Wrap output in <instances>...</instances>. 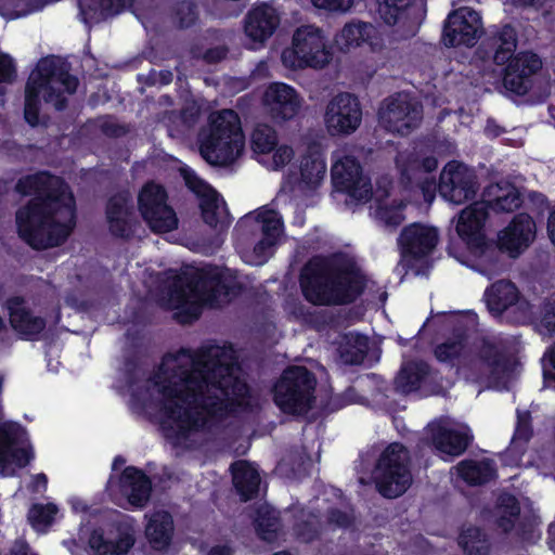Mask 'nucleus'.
I'll use <instances>...</instances> for the list:
<instances>
[{
	"label": "nucleus",
	"mask_w": 555,
	"mask_h": 555,
	"mask_svg": "<svg viewBox=\"0 0 555 555\" xmlns=\"http://www.w3.org/2000/svg\"><path fill=\"white\" fill-rule=\"evenodd\" d=\"M477 191L475 172L457 162H450L440 175L439 192L443 198L454 204L470 199Z\"/></svg>",
	"instance_id": "20"
},
{
	"label": "nucleus",
	"mask_w": 555,
	"mask_h": 555,
	"mask_svg": "<svg viewBox=\"0 0 555 555\" xmlns=\"http://www.w3.org/2000/svg\"><path fill=\"white\" fill-rule=\"evenodd\" d=\"M427 374V365L423 362H409L403 365L396 378V385L402 392H411L420 386Z\"/></svg>",
	"instance_id": "42"
},
{
	"label": "nucleus",
	"mask_w": 555,
	"mask_h": 555,
	"mask_svg": "<svg viewBox=\"0 0 555 555\" xmlns=\"http://www.w3.org/2000/svg\"><path fill=\"white\" fill-rule=\"evenodd\" d=\"M135 542L131 528L112 527L98 529L91 533L89 547L91 555H127Z\"/></svg>",
	"instance_id": "25"
},
{
	"label": "nucleus",
	"mask_w": 555,
	"mask_h": 555,
	"mask_svg": "<svg viewBox=\"0 0 555 555\" xmlns=\"http://www.w3.org/2000/svg\"><path fill=\"white\" fill-rule=\"evenodd\" d=\"M436 358L457 366V375L488 388L503 389L514 376V363L498 346L467 347L463 335L449 337L435 349Z\"/></svg>",
	"instance_id": "4"
},
{
	"label": "nucleus",
	"mask_w": 555,
	"mask_h": 555,
	"mask_svg": "<svg viewBox=\"0 0 555 555\" xmlns=\"http://www.w3.org/2000/svg\"><path fill=\"white\" fill-rule=\"evenodd\" d=\"M373 478L386 498H397L405 492L412 482L405 448L399 443L388 446L378 459Z\"/></svg>",
	"instance_id": "11"
},
{
	"label": "nucleus",
	"mask_w": 555,
	"mask_h": 555,
	"mask_svg": "<svg viewBox=\"0 0 555 555\" xmlns=\"http://www.w3.org/2000/svg\"><path fill=\"white\" fill-rule=\"evenodd\" d=\"M209 555H230V550L225 546H218L212 548Z\"/></svg>",
	"instance_id": "63"
},
{
	"label": "nucleus",
	"mask_w": 555,
	"mask_h": 555,
	"mask_svg": "<svg viewBox=\"0 0 555 555\" xmlns=\"http://www.w3.org/2000/svg\"><path fill=\"white\" fill-rule=\"evenodd\" d=\"M374 211L375 218L385 225L396 227L404 219L402 205L396 199L378 197Z\"/></svg>",
	"instance_id": "45"
},
{
	"label": "nucleus",
	"mask_w": 555,
	"mask_h": 555,
	"mask_svg": "<svg viewBox=\"0 0 555 555\" xmlns=\"http://www.w3.org/2000/svg\"><path fill=\"white\" fill-rule=\"evenodd\" d=\"M16 188L24 195H35L16 214L20 236L38 249L63 243L75 225V202L68 188L43 172L20 180Z\"/></svg>",
	"instance_id": "2"
},
{
	"label": "nucleus",
	"mask_w": 555,
	"mask_h": 555,
	"mask_svg": "<svg viewBox=\"0 0 555 555\" xmlns=\"http://www.w3.org/2000/svg\"><path fill=\"white\" fill-rule=\"evenodd\" d=\"M457 475L469 485H479L492 479L495 469L490 460L483 459L479 461H463L454 467Z\"/></svg>",
	"instance_id": "37"
},
{
	"label": "nucleus",
	"mask_w": 555,
	"mask_h": 555,
	"mask_svg": "<svg viewBox=\"0 0 555 555\" xmlns=\"http://www.w3.org/2000/svg\"><path fill=\"white\" fill-rule=\"evenodd\" d=\"M362 122V108L357 96L348 92L334 95L326 104L323 124L331 137L354 133Z\"/></svg>",
	"instance_id": "14"
},
{
	"label": "nucleus",
	"mask_w": 555,
	"mask_h": 555,
	"mask_svg": "<svg viewBox=\"0 0 555 555\" xmlns=\"http://www.w3.org/2000/svg\"><path fill=\"white\" fill-rule=\"evenodd\" d=\"M428 430L435 449L444 460L461 455L473 438L468 426L460 423L439 421L429 425Z\"/></svg>",
	"instance_id": "22"
},
{
	"label": "nucleus",
	"mask_w": 555,
	"mask_h": 555,
	"mask_svg": "<svg viewBox=\"0 0 555 555\" xmlns=\"http://www.w3.org/2000/svg\"><path fill=\"white\" fill-rule=\"evenodd\" d=\"M233 482L244 500L250 499L258 490L260 483L259 474L251 464L236 462L232 466Z\"/></svg>",
	"instance_id": "36"
},
{
	"label": "nucleus",
	"mask_w": 555,
	"mask_h": 555,
	"mask_svg": "<svg viewBox=\"0 0 555 555\" xmlns=\"http://www.w3.org/2000/svg\"><path fill=\"white\" fill-rule=\"evenodd\" d=\"M130 0H79L80 14L85 23L118 13Z\"/></svg>",
	"instance_id": "39"
},
{
	"label": "nucleus",
	"mask_w": 555,
	"mask_h": 555,
	"mask_svg": "<svg viewBox=\"0 0 555 555\" xmlns=\"http://www.w3.org/2000/svg\"><path fill=\"white\" fill-rule=\"evenodd\" d=\"M261 103L276 124L294 119L301 111L304 98L292 86L272 82L263 91Z\"/></svg>",
	"instance_id": "19"
},
{
	"label": "nucleus",
	"mask_w": 555,
	"mask_h": 555,
	"mask_svg": "<svg viewBox=\"0 0 555 555\" xmlns=\"http://www.w3.org/2000/svg\"><path fill=\"white\" fill-rule=\"evenodd\" d=\"M172 535L173 521L167 512L158 511L146 516L145 538L152 548L166 550L171 543Z\"/></svg>",
	"instance_id": "33"
},
{
	"label": "nucleus",
	"mask_w": 555,
	"mask_h": 555,
	"mask_svg": "<svg viewBox=\"0 0 555 555\" xmlns=\"http://www.w3.org/2000/svg\"><path fill=\"white\" fill-rule=\"evenodd\" d=\"M7 555H37L26 542L22 540H17L10 547L9 553Z\"/></svg>",
	"instance_id": "57"
},
{
	"label": "nucleus",
	"mask_w": 555,
	"mask_h": 555,
	"mask_svg": "<svg viewBox=\"0 0 555 555\" xmlns=\"http://www.w3.org/2000/svg\"><path fill=\"white\" fill-rule=\"evenodd\" d=\"M295 158L294 147L287 143L276 144L273 150L261 159L260 165L271 171L284 169Z\"/></svg>",
	"instance_id": "46"
},
{
	"label": "nucleus",
	"mask_w": 555,
	"mask_h": 555,
	"mask_svg": "<svg viewBox=\"0 0 555 555\" xmlns=\"http://www.w3.org/2000/svg\"><path fill=\"white\" fill-rule=\"evenodd\" d=\"M107 489L114 498L120 493L132 506H143L151 494V481L139 469L127 467L118 482L109 479Z\"/></svg>",
	"instance_id": "26"
},
{
	"label": "nucleus",
	"mask_w": 555,
	"mask_h": 555,
	"mask_svg": "<svg viewBox=\"0 0 555 555\" xmlns=\"http://www.w3.org/2000/svg\"><path fill=\"white\" fill-rule=\"evenodd\" d=\"M186 185L201 198V208L205 222L209 225L221 227L229 223L228 211L218 193L188 166L180 168Z\"/></svg>",
	"instance_id": "23"
},
{
	"label": "nucleus",
	"mask_w": 555,
	"mask_h": 555,
	"mask_svg": "<svg viewBox=\"0 0 555 555\" xmlns=\"http://www.w3.org/2000/svg\"><path fill=\"white\" fill-rule=\"evenodd\" d=\"M519 294L515 285L507 281L492 284L485 293V300L492 314H501L517 304Z\"/></svg>",
	"instance_id": "35"
},
{
	"label": "nucleus",
	"mask_w": 555,
	"mask_h": 555,
	"mask_svg": "<svg viewBox=\"0 0 555 555\" xmlns=\"http://www.w3.org/2000/svg\"><path fill=\"white\" fill-rule=\"evenodd\" d=\"M487 217L488 210L478 201L461 210L455 222L459 237L465 243L472 255L479 259V266L494 262L495 249L486 236Z\"/></svg>",
	"instance_id": "12"
},
{
	"label": "nucleus",
	"mask_w": 555,
	"mask_h": 555,
	"mask_svg": "<svg viewBox=\"0 0 555 555\" xmlns=\"http://www.w3.org/2000/svg\"><path fill=\"white\" fill-rule=\"evenodd\" d=\"M78 81L53 59H43L31 72L26 87L25 119L31 126L39 124V103L43 99L55 108L63 107L65 94H72Z\"/></svg>",
	"instance_id": "7"
},
{
	"label": "nucleus",
	"mask_w": 555,
	"mask_h": 555,
	"mask_svg": "<svg viewBox=\"0 0 555 555\" xmlns=\"http://www.w3.org/2000/svg\"><path fill=\"white\" fill-rule=\"evenodd\" d=\"M544 378L550 387L555 388V345L544 358Z\"/></svg>",
	"instance_id": "53"
},
{
	"label": "nucleus",
	"mask_w": 555,
	"mask_h": 555,
	"mask_svg": "<svg viewBox=\"0 0 555 555\" xmlns=\"http://www.w3.org/2000/svg\"><path fill=\"white\" fill-rule=\"evenodd\" d=\"M326 172L324 155L317 149L309 150L300 157L295 191L304 195L317 191L322 185Z\"/></svg>",
	"instance_id": "28"
},
{
	"label": "nucleus",
	"mask_w": 555,
	"mask_h": 555,
	"mask_svg": "<svg viewBox=\"0 0 555 555\" xmlns=\"http://www.w3.org/2000/svg\"><path fill=\"white\" fill-rule=\"evenodd\" d=\"M537 227L533 219L520 214L514 217L509 224L504 228L498 235V244L501 249L516 257L535 238Z\"/></svg>",
	"instance_id": "24"
},
{
	"label": "nucleus",
	"mask_w": 555,
	"mask_h": 555,
	"mask_svg": "<svg viewBox=\"0 0 555 555\" xmlns=\"http://www.w3.org/2000/svg\"><path fill=\"white\" fill-rule=\"evenodd\" d=\"M8 310L12 327L21 335L30 337L43 330V320L33 315L23 299L18 297L11 298L8 301Z\"/></svg>",
	"instance_id": "34"
},
{
	"label": "nucleus",
	"mask_w": 555,
	"mask_h": 555,
	"mask_svg": "<svg viewBox=\"0 0 555 555\" xmlns=\"http://www.w3.org/2000/svg\"><path fill=\"white\" fill-rule=\"evenodd\" d=\"M240 229L255 234L253 246H241L244 262L261 266L273 255L284 234V223L279 211L270 206H262L246 215L240 222Z\"/></svg>",
	"instance_id": "8"
},
{
	"label": "nucleus",
	"mask_w": 555,
	"mask_h": 555,
	"mask_svg": "<svg viewBox=\"0 0 555 555\" xmlns=\"http://www.w3.org/2000/svg\"><path fill=\"white\" fill-rule=\"evenodd\" d=\"M379 17L388 25L408 29L410 34L415 31L416 0H376Z\"/></svg>",
	"instance_id": "31"
},
{
	"label": "nucleus",
	"mask_w": 555,
	"mask_h": 555,
	"mask_svg": "<svg viewBox=\"0 0 555 555\" xmlns=\"http://www.w3.org/2000/svg\"><path fill=\"white\" fill-rule=\"evenodd\" d=\"M249 405L235 351L227 345L166 356L131 399L135 412L157 416L166 439L183 449L202 442L223 418Z\"/></svg>",
	"instance_id": "1"
},
{
	"label": "nucleus",
	"mask_w": 555,
	"mask_h": 555,
	"mask_svg": "<svg viewBox=\"0 0 555 555\" xmlns=\"http://www.w3.org/2000/svg\"><path fill=\"white\" fill-rule=\"evenodd\" d=\"M166 199L165 190L153 182L145 184L139 194L141 215L154 232H169L178 225L176 214Z\"/></svg>",
	"instance_id": "17"
},
{
	"label": "nucleus",
	"mask_w": 555,
	"mask_h": 555,
	"mask_svg": "<svg viewBox=\"0 0 555 555\" xmlns=\"http://www.w3.org/2000/svg\"><path fill=\"white\" fill-rule=\"evenodd\" d=\"M182 9H183L184 11H186V12H188V14L191 16L188 21H183V20L181 21V24H182L183 26H186V25H189V24L193 21V15H194V13H193V8H192V4H190V3H184V4L182 5Z\"/></svg>",
	"instance_id": "61"
},
{
	"label": "nucleus",
	"mask_w": 555,
	"mask_h": 555,
	"mask_svg": "<svg viewBox=\"0 0 555 555\" xmlns=\"http://www.w3.org/2000/svg\"><path fill=\"white\" fill-rule=\"evenodd\" d=\"M397 165L401 168L403 173H408L410 170H421L423 169L426 172H430L435 170L438 166L437 159L434 157H425L422 163H418L416 159H410L406 155H399L397 158Z\"/></svg>",
	"instance_id": "50"
},
{
	"label": "nucleus",
	"mask_w": 555,
	"mask_h": 555,
	"mask_svg": "<svg viewBox=\"0 0 555 555\" xmlns=\"http://www.w3.org/2000/svg\"><path fill=\"white\" fill-rule=\"evenodd\" d=\"M437 243V229L423 223H413L404 228L399 238L404 258H423L435 249Z\"/></svg>",
	"instance_id": "29"
},
{
	"label": "nucleus",
	"mask_w": 555,
	"mask_h": 555,
	"mask_svg": "<svg viewBox=\"0 0 555 555\" xmlns=\"http://www.w3.org/2000/svg\"><path fill=\"white\" fill-rule=\"evenodd\" d=\"M34 457L25 429L16 423H0V475L13 476Z\"/></svg>",
	"instance_id": "13"
},
{
	"label": "nucleus",
	"mask_w": 555,
	"mask_h": 555,
	"mask_svg": "<svg viewBox=\"0 0 555 555\" xmlns=\"http://www.w3.org/2000/svg\"><path fill=\"white\" fill-rule=\"evenodd\" d=\"M257 531L266 541H273L279 529L276 513L269 506H261L256 519Z\"/></svg>",
	"instance_id": "47"
},
{
	"label": "nucleus",
	"mask_w": 555,
	"mask_h": 555,
	"mask_svg": "<svg viewBox=\"0 0 555 555\" xmlns=\"http://www.w3.org/2000/svg\"><path fill=\"white\" fill-rule=\"evenodd\" d=\"M234 294L229 270L188 269L167 280L160 302L181 322H188L199 315L204 304L220 305Z\"/></svg>",
	"instance_id": "3"
},
{
	"label": "nucleus",
	"mask_w": 555,
	"mask_h": 555,
	"mask_svg": "<svg viewBox=\"0 0 555 555\" xmlns=\"http://www.w3.org/2000/svg\"><path fill=\"white\" fill-rule=\"evenodd\" d=\"M315 379L301 366L285 370L274 385V402L288 414L307 412L314 400Z\"/></svg>",
	"instance_id": "10"
},
{
	"label": "nucleus",
	"mask_w": 555,
	"mask_h": 555,
	"mask_svg": "<svg viewBox=\"0 0 555 555\" xmlns=\"http://www.w3.org/2000/svg\"><path fill=\"white\" fill-rule=\"evenodd\" d=\"M29 488L35 493H42L48 488V477L46 474H36L31 476Z\"/></svg>",
	"instance_id": "56"
},
{
	"label": "nucleus",
	"mask_w": 555,
	"mask_h": 555,
	"mask_svg": "<svg viewBox=\"0 0 555 555\" xmlns=\"http://www.w3.org/2000/svg\"><path fill=\"white\" fill-rule=\"evenodd\" d=\"M129 206L125 196H119L109 202L107 218L112 232L124 236L127 233Z\"/></svg>",
	"instance_id": "43"
},
{
	"label": "nucleus",
	"mask_w": 555,
	"mask_h": 555,
	"mask_svg": "<svg viewBox=\"0 0 555 555\" xmlns=\"http://www.w3.org/2000/svg\"><path fill=\"white\" fill-rule=\"evenodd\" d=\"M459 544L466 555H486L489 548L487 537L475 527L462 531Z\"/></svg>",
	"instance_id": "44"
},
{
	"label": "nucleus",
	"mask_w": 555,
	"mask_h": 555,
	"mask_svg": "<svg viewBox=\"0 0 555 555\" xmlns=\"http://www.w3.org/2000/svg\"><path fill=\"white\" fill-rule=\"evenodd\" d=\"M280 23L276 11L267 4L253 9L245 22L248 48L257 50L273 35Z\"/></svg>",
	"instance_id": "27"
},
{
	"label": "nucleus",
	"mask_w": 555,
	"mask_h": 555,
	"mask_svg": "<svg viewBox=\"0 0 555 555\" xmlns=\"http://www.w3.org/2000/svg\"><path fill=\"white\" fill-rule=\"evenodd\" d=\"M60 515V507L52 502L33 504L27 518L30 526L38 532H46Z\"/></svg>",
	"instance_id": "41"
},
{
	"label": "nucleus",
	"mask_w": 555,
	"mask_h": 555,
	"mask_svg": "<svg viewBox=\"0 0 555 555\" xmlns=\"http://www.w3.org/2000/svg\"><path fill=\"white\" fill-rule=\"evenodd\" d=\"M68 503L70 504L72 509L75 513H83L87 511V505H86L85 501L77 495L69 496Z\"/></svg>",
	"instance_id": "58"
},
{
	"label": "nucleus",
	"mask_w": 555,
	"mask_h": 555,
	"mask_svg": "<svg viewBox=\"0 0 555 555\" xmlns=\"http://www.w3.org/2000/svg\"><path fill=\"white\" fill-rule=\"evenodd\" d=\"M310 2L318 10L345 14L353 8L356 0H310Z\"/></svg>",
	"instance_id": "51"
},
{
	"label": "nucleus",
	"mask_w": 555,
	"mask_h": 555,
	"mask_svg": "<svg viewBox=\"0 0 555 555\" xmlns=\"http://www.w3.org/2000/svg\"><path fill=\"white\" fill-rule=\"evenodd\" d=\"M507 62L504 75L505 88L516 94L526 93L530 76L541 67L540 59L533 53L524 52L511 56Z\"/></svg>",
	"instance_id": "30"
},
{
	"label": "nucleus",
	"mask_w": 555,
	"mask_h": 555,
	"mask_svg": "<svg viewBox=\"0 0 555 555\" xmlns=\"http://www.w3.org/2000/svg\"><path fill=\"white\" fill-rule=\"evenodd\" d=\"M244 149L245 135L240 116L232 109L211 113L199 133L203 158L211 165L225 166L241 157Z\"/></svg>",
	"instance_id": "6"
},
{
	"label": "nucleus",
	"mask_w": 555,
	"mask_h": 555,
	"mask_svg": "<svg viewBox=\"0 0 555 555\" xmlns=\"http://www.w3.org/2000/svg\"><path fill=\"white\" fill-rule=\"evenodd\" d=\"M278 141V133L273 127L266 124H260L255 127L250 137V146L259 164L279 143Z\"/></svg>",
	"instance_id": "40"
},
{
	"label": "nucleus",
	"mask_w": 555,
	"mask_h": 555,
	"mask_svg": "<svg viewBox=\"0 0 555 555\" xmlns=\"http://www.w3.org/2000/svg\"><path fill=\"white\" fill-rule=\"evenodd\" d=\"M482 35L480 14L469 8H460L448 15L442 40L448 47H473Z\"/></svg>",
	"instance_id": "18"
},
{
	"label": "nucleus",
	"mask_w": 555,
	"mask_h": 555,
	"mask_svg": "<svg viewBox=\"0 0 555 555\" xmlns=\"http://www.w3.org/2000/svg\"><path fill=\"white\" fill-rule=\"evenodd\" d=\"M461 325L462 326H468V325H474L475 324V315L474 314H468V315H465V317H462L461 318Z\"/></svg>",
	"instance_id": "64"
},
{
	"label": "nucleus",
	"mask_w": 555,
	"mask_h": 555,
	"mask_svg": "<svg viewBox=\"0 0 555 555\" xmlns=\"http://www.w3.org/2000/svg\"><path fill=\"white\" fill-rule=\"evenodd\" d=\"M332 160L331 176L334 188L359 201L369 198L371 186L362 175L358 160L346 151H336Z\"/></svg>",
	"instance_id": "15"
},
{
	"label": "nucleus",
	"mask_w": 555,
	"mask_h": 555,
	"mask_svg": "<svg viewBox=\"0 0 555 555\" xmlns=\"http://www.w3.org/2000/svg\"><path fill=\"white\" fill-rule=\"evenodd\" d=\"M485 208L493 211L508 212L517 209L521 204L520 191L508 181H500L488 185L479 201Z\"/></svg>",
	"instance_id": "32"
},
{
	"label": "nucleus",
	"mask_w": 555,
	"mask_h": 555,
	"mask_svg": "<svg viewBox=\"0 0 555 555\" xmlns=\"http://www.w3.org/2000/svg\"><path fill=\"white\" fill-rule=\"evenodd\" d=\"M224 55H225V52H224V50L221 49V50H217L216 54H215V52H209V53H207L206 56L209 61H217V60L222 59Z\"/></svg>",
	"instance_id": "62"
},
{
	"label": "nucleus",
	"mask_w": 555,
	"mask_h": 555,
	"mask_svg": "<svg viewBox=\"0 0 555 555\" xmlns=\"http://www.w3.org/2000/svg\"><path fill=\"white\" fill-rule=\"evenodd\" d=\"M363 281L359 269L348 258L336 260L332 264L312 260L301 274L305 297L314 305L351 301L361 292Z\"/></svg>",
	"instance_id": "5"
},
{
	"label": "nucleus",
	"mask_w": 555,
	"mask_h": 555,
	"mask_svg": "<svg viewBox=\"0 0 555 555\" xmlns=\"http://www.w3.org/2000/svg\"><path fill=\"white\" fill-rule=\"evenodd\" d=\"M518 513L519 507L514 496L505 495L501 498L496 512L499 526L504 531L509 530L513 527L514 520L518 516Z\"/></svg>",
	"instance_id": "48"
},
{
	"label": "nucleus",
	"mask_w": 555,
	"mask_h": 555,
	"mask_svg": "<svg viewBox=\"0 0 555 555\" xmlns=\"http://www.w3.org/2000/svg\"><path fill=\"white\" fill-rule=\"evenodd\" d=\"M367 349V337L357 333L344 335L338 345L340 359L347 364H358L362 362Z\"/></svg>",
	"instance_id": "38"
},
{
	"label": "nucleus",
	"mask_w": 555,
	"mask_h": 555,
	"mask_svg": "<svg viewBox=\"0 0 555 555\" xmlns=\"http://www.w3.org/2000/svg\"><path fill=\"white\" fill-rule=\"evenodd\" d=\"M434 190H435V182H426L425 185H423V193L424 197L427 202H431L434 198Z\"/></svg>",
	"instance_id": "59"
},
{
	"label": "nucleus",
	"mask_w": 555,
	"mask_h": 555,
	"mask_svg": "<svg viewBox=\"0 0 555 555\" xmlns=\"http://www.w3.org/2000/svg\"><path fill=\"white\" fill-rule=\"evenodd\" d=\"M528 418L529 416L527 413L522 415L518 414V422L513 437L512 447L508 450L509 453L516 451L524 442L528 441L530 437V425Z\"/></svg>",
	"instance_id": "52"
},
{
	"label": "nucleus",
	"mask_w": 555,
	"mask_h": 555,
	"mask_svg": "<svg viewBox=\"0 0 555 555\" xmlns=\"http://www.w3.org/2000/svg\"><path fill=\"white\" fill-rule=\"evenodd\" d=\"M499 48L494 55L496 64H505L516 48V34L511 26H504L499 35Z\"/></svg>",
	"instance_id": "49"
},
{
	"label": "nucleus",
	"mask_w": 555,
	"mask_h": 555,
	"mask_svg": "<svg viewBox=\"0 0 555 555\" xmlns=\"http://www.w3.org/2000/svg\"><path fill=\"white\" fill-rule=\"evenodd\" d=\"M334 43L344 53L363 48L378 51L383 48V38L373 24L354 18L347 22L335 34Z\"/></svg>",
	"instance_id": "21"
},
{
	"label": "nucleus",
	"mask_w": 555,
	"mask_h": 555,
	"mask_svg": "<svg viewBox=\"0 0 555 555\" xmlns=\"http://www.w3.org/2000/svg\"><path fill=\"white\" fill-rule=\"evenodd\" d=\"M540 332L550 335L555 333V306L544 313L540 323Z\"/></svg>",
	"instance_id": "55"
},
{
	"label": "nucleus",
	"mask_w": 555,
	"mask_h": 555,
	"mask_svg": "<svg viewBox=\"0 0 555 555\" xmlns=\"http://www.w3.org/2000/svg\"><path fill=\"white\" fill-rule=\"evenodd\" d=\"M548 235L552 243L555 245V211L552 212L548 219Z\"/></svg>",
	"instance_id": "60"
},
{
	"label": "nucleus",
	"mask_w": 555,
	"mask_h": 555,
	"mask_svg": "<svg viewBox=\"0 0 555 555\" xmlns=\"http://www.w3.org/2000/svg\"><path fill=\"white\" fill-rule=\"evenodd\" d=\"M421 117L418 103L405 93H398L385 100L378 112L380 126L399 134L409 133L418 125Z\"/></svg>",
	"instance_id": "16"
},
{
	"label": "nucleus",
	"mask_w": 555,
	"mask_h": 555,
	"mask_svg": "<svg viewBox=\"0 0 555 555\" xmlns=\"http://www.w3.org/2000/svg\"><path fill=\"white\" fill-rule=\"evenodd\" d=\"M333 60L332 48L324 30L315 25H301L293 35L291 44L283 49L281 62L291 70L323 69Z\"/></svg>",
	"instance_id": "9"
},
{
	"label": "nucleus",
	"mask_w": 555,
	"mask_h": 555,
	"mask_svg": "<svg viewBox=\"0 0 555 555\" xmlns=\"http://www.w3.org/2000/svg\"><path fill=\"white\" fill-rule=\"evenodd\" d=\"M14 76L13 62L9 55L0 54V83L10 82ZM3 89L0 87V94Z\"/></svg>",
	"instance_id": "54"
}]
</instances>
